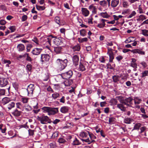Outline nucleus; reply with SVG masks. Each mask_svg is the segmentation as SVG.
<instances>
[{"label": "nucleus", "instance_id": "f257e3e1", "mask_svg": "<svg viewBox=\"0 0 148 148\" xmlns=\"http://www.w3.org/2000/svg\"><path fill=\"white\" fill-rule=\"evenodd\" d=\"M53 38H54L53 40V42L55 45L58 46L62 43L61 38H57L52 35H49L47 38H46L45 40L46 41V42H48L50 45H51V41Z\"/></svg>", "mask_w": 148, "mask_h": 148}, {"label": "nucleus", "instance_id": "f03ea898", "mask_svg": "<svg viewBox=\"0 0 148 148\" xmlns=\"http://www.w3.org/2000/svg\"><path fill=\"white\" fill-rule=\"evenodd\" d=\"M68 60L65 59L62 60L60 59H58L56 61V64L58 71H61L64 69L67 66Z\"/></svg>", "mask_w": 148, "mask_h": 148}, {"label": "nucleus", "instance_id": "7ed1b4c3", "mask_svg": "<svg viewBox=\"0 0 148 148\" xmlns=\"http://www.w3.org/2000/svg\"><path fill=\"white\" fill-rule=\"evenodd\" d=\"M38 119L42 124H46V123H50V119L47 116L43 115L41 116H38Z\"/></svg>", "mask_w": 148, "mask_h": 148}, {"label": "nucleus", "instance_id": "20e7f679", "mask_svg": "<svg viewBox=\"0 0 148 148\" xmlns=\"http://www.w3.org/2000/svg\"><path fill=\"white\" fill-rule=\"evenodd\" d=\"M73 75V71L70 70L64 73H62L60 76L62 78L65 79H69Z\"/></svg>", "mask_w": 148, "mask_h": 148}, {"label": "nucleus", "instance_id": "39448f33", "mask_svg": "<svg viewBox=\"0 0 148 148\" xmlns=\"http://www.w3.org/2000/svg\"><path fill=\"white\" fill-rule=\"evenodd\" d=\"M132 100L133 99L130 97L126 98L124 99L121 100L120 102L121 103H122L128 106H130L132 104Z\"/></svg>", "mask_w": 148, "mask_h": 148}, {"label": "nucleus", "instance_id": "423d86ee", "mask_svg": "<svg viewBox=\"0 0 148 148\" xmlns=\"http://www.w3.org/2000/svg\"><path fill=\"white\" fill-rule=\"evenodd\" d=\"M50 58L49 55L47 54H42L41 55L40 61L42 64L48 61Z\"/></svg>", "mask_w": 148, "mask_h": 148}, {"label": "nucleus", "instance_id": "0eeeda50", "mask_svg": "<svg viewBox=\"0 0 148 148\" xmlns=\"http://www.w3.org/2000/svg\"><path fill=\"white\" fill-rule=\"evenodd\" d=\"M108 52L107 54L109 55V61L112 62H113V60L114 58V53L113 52V50L109 47L107 48Z\"/></svg>", "mask_w": 148, "mask_h": 148}, {"label": "nucleus", "instance_id": "6e6552de", "mask_svg": "<svg viewBox=\"0 0 148 148\" xmlns=\"http://www.w3.org/2000/svg\"><path fill=\"white\" fill-rule=\"evenodd\" d=\"M32 104L34 109L33 112L35 114H37L40 111V109H38V103L37 101H34L32 103Z\"/></svg>", "mask_w": 148, "mask_h": 148}, {"label": "nucleus", "instance_id": "1a4fd4ad", "mask_svg": "<svg viewBox=\"0 0 148 148\" xmlns=\"http://www.w3.org/2000/svg\"><path fill=\"white\" fill-rule=\"evenodd\" d=\"M58 108L50 107V112L48 114L49 115H54L58 113Z\"/></svg>", "mask_w": 148, "mask_h": 148}, {"label": "nucleus", "instance_id": "9d476101", "mask_svg": "<svg viewBox=\"0 0 148 148\" xmlns=\"http://www.w3.org/2000/svg\"><path fill=\"white\" fill-rule=\"evenodd\" d=\"M8 83L7 79L5 78H0V86L4 87L6 86Z\"/></svg>", "mask_w": 148, "mask_h": 148}, {"label": "nucleus", "instance_id": "9b49d317", "mask_svg": "<svg viewBox=\"0 0 148 148\" xmlns=\"http://www.w3.org/2000/svg\"><path fill=\"white\" fill-rule=\"evenodd\" d=\"M34 85L32 84H30L28 86L27 90L28 95H32L33 90L34 89Z\"/></svg>", "mask_w": 148, "mask_h": 148}, {"label": "nucleus", "instance_id": "f8f14e48", "mask_svg": "<svg viewBox=\"0 0 148 148\" xmlns=\"http://www.w3.org/2000/svg\"><path fill=\"white\" fill-rule=\"evenodd\" d=\"M132 53H138L142 55H144L145 54V51H143L142 49H136L133 50V51H132Z\"/></svg>", "mask_w": 148, "mask_h": 148}, {"label": "nucleus", "instance_id": "ddd939ff", "mask_svg": "<svg viewBox=\"0 0 148 148\" xmlns=\"http://www.w3.org/2000/svg\"><path fill=\"white\" fill-rule=\"evenodd\" d=\"M79 57L78 56L76 55L74 56L72 58L73 64L75 66L78 65L79 64Z\"/></svg>", "mask_w": 148, "mask_h": 148}, {"label": "nucleus", "instance_id": "4468645a", "mask_svg": "<svg viewBox=\"0 0 148 148\" xmlns=\"http://www.w3.org/2000/svg\"><path fill=\"white\" fill-rule=\"evenodd\" d=\"M42 49L41 48H35L32 51V53L34 55H38L40 54Z\"/></svg>", "mask_w": 148, "mask_h": 148}, {"label": "nucleus", "instance_id": "2eb2a0df", "mask_svg": "<svg viewBox=\"0 0 148 148\" xmlns=\"http://www.w3.org/2000/svg\"><path fill=\"white\" fill-rule=\"evenodd\" d=\"M22 113V112L18 111L16 109L12 112V114L14 116L18 117L21 115Z\"/></svg>", "mask_w": 148, "mask_h": 148}, {"label": "nucleus", "instance_id": "dca6fc26", "mask_svg": "<svg viewBox=\"0 0 148 148\" xmlns=\"http://www.w3.org/2000/svg\"><path fill=\"white\" fill-rule=\"evenodd\" d=\"M88 131H87L86 132H82L80 133L79 136L80 137L83 138V139H86L88 138Z\"/></svg>", "mask_w": 148, "mask_h": 148}, {"label": "nucleus", "instance_id": "f3484780", "mask_svg": "<svg viewBox=\"0 0 148 148\" xmlns=\"http://www.w3.org/2000/svg\"><path fill=\"white\" fill-rule=\"evenodd\" d=\"M70 108L67 106H63L60 109V111L63 114H65L68 112Z\"/></svg>", "mask_w": 148, "mask_h": 148}, {"label": "nucleus", "instance_id": "a211bd4d", "mask_svg": "<svg viewBox=\"0 0 148 148\" xmlns=\"http://www.w3.org/2000/svg\"><path fill=\"white\" fill-rule=\"evenodd\" d=\"M73 83V81L72 79H67L65 81L64 83L65 86H69L71 85Z\"/></svg>", "mask_w": 148, "mask_h": 148}, {"label": "nucleus", "instance_id": "6ab92c4d", "mask_svg": "<svg viewBox=\"0 0 148 148\" xmlns=\"http://www.w3.org/2000/svg\"><path fill=\"white\" fill-rule=\"evenodd\" d=\"M17 48L18 51L21 52L25 49V47L22 44H20L18 45Z\"/></svg>", "mask_w": 148, "mask_h": 148}, {"label": "nucleus", "instance_id": "aec40b11", "mask_svg": "<svg viewBox=\"0 0 148 148\" xmlns=\"http://www.w3.org/2000/svg\"><path fill=\"white\" fill-rule=\"evenodd\" d=\"M82 11L83 14L85 16H87L89 14V11L86 8H82Z\"/></svg>", "mask_w": 148, "mask_h": 148}, {"label": "nucleus", "instance_id": "412c9836", "mask_svg": "<svg viewBox=\"0 0 148 148\" xmlns=\"http://www.w3.org/2000/svg\"><path fill=\"white\" fill-rule=\"evenodd\" d=\"M81 140L83 142H86V143H88V144H90L91 143L95 142V141L94 139L90 140L89 138H88L86 139H83L82 138H81Z\"/></svg>", "mask_w": 148, "mask_h": 148}, {"label": "nucleus", "instance_id": "4be33fe9", "mask_svg": "<svg viewBox=\"0 0 148 148\" xmlns=\"http://www.w3.org/2000/svg\"><path fill=\"white\" fill-rule=\"evenodd\" d=\"M119 3V0H112L111 1V6L113 8H115L117 5Z\"/></svg>", "mask_w": 148, "mask_h": 148}, {"label": "nucleus", "instance_id": "5701e85b", "mask_svg": "<svg viewBox=\"0 0 148 148\" xmlns=\"http://www.w3.org/2000/svg\"><path fill=\"white\" fill-rule=\"evenodd\" d=\"M54 51L57 54H58L60 53L62 48L60 46H57L54 48Z\"/></svg>", "mask_w": 148, "mask_h": 148}, {"label": "nucleus", "instance_id": "b1692460", "mask_svg": "<svg viewBox=\"0 0 148 148\" xmlns=\"http://www.w3.org/2000/svg\"><path fill=\"white\" fill-rule=\"evenodd\" d=\"M50 107H43L41 108L43 112L48 113L49 114L50 112Z\"/></svg>", "mask_w": 148, "mask_h": 148}, {"label": "nucleus", "instance_id": "393cba45", "mask_svg": "<svg viewBox=\"0 0 148 148\" xmlns=\"http://www.w3.org/2000/svg\"><path fill=\"white\" fill-rule=\"evenodd\" d=\"M2 101L3 104L4 105L10 101V98L5 97L2 99Z\"/></svg>", "mask_w": 148, "mask_h": 148}, {"label": "nucleus", "instance_id": "a878e982", "mask_svg": "<svg viewBox=\"0 0 148 148\" xmlns=\"http://www.w3.org/2000/svg\"><path fill=\"white\" fill-rule=\"evenodd\" d=\"M119 77L117 75H114L112 77L113 81L115 83L117 82L119 80Z\"/></svg>", "mask_w": 148, "mask_h": 148}, {"label": "nucleus", "instance_id": "bb28decb", "mask_svg": "<svg viewBox=\"0 0 148 148\" xmlns=\"http://www.w3.org/2000/svg\"><path fill=\"white\" fill-rule=\"evenodd\" d=\"M81 47L80 45H77L73 47H72V49L73 51H79Z\"/></svg>", "mask_w": 148, "mask_h": 148}, {"label": "nucleus", "instance_id": "cd10ccee", "mask_svg": "<svg viewBox=\"0 0 148 148\" xmlns=\"http://www.w3.org/2000/svg\"><path fill=\"white\" fill-rule=\"evenodd\" d=\"M32 68V66L30 63H28L26 66L27 71L31 72Z\"/></svg>", "mask_w": 148, "mask_h": 148}, {"label": "nucleus", "instance_id": "c85d7f7f", "mask_svg": "<svg viewBox=\"0 0 148 148\" xmlns=\"http://www.w3.org/2000/svg\"><path fill=\"white\" fill-rule=\"evenodd\" d=\"M80 35L83 36H84L86 35V32L85 29H82L79 31Z\"/></svg>", "mask_w": 148, "mask_h": 148}, {"label": "nucleus", "instance_id": "c756f323", "mask_svg": "<svg viewBox=\"0 0 148 148\" xmlns=\"http://www.w3.org/2000/svg\"><path fill=\"white\" fill-rule=\"evenodd\" d=\"M141 125L139 123H137L134 126V127L132 130L133 131L134 130H138L139 129L140 127L141 126Z\"/></svg>", "mask_w": 148, "mask_h": 148}, {"label": "nucleus", "instance_id": "7c9ffc66", "mask_svg": "<svg viewBox=\"0 0 148 148\" xmlns=\"http://www.w3.org/2000/svg\"><path fill=\"white\" fill-rule=\"evenodd\" d=\"M80 144V143L79 142V140L76 138H75V140H74L72 143V144L73 145H78Z\"/></svg>", "mask_w": 148, "mask_h": 148}, {"label": "nucleus", "instance_id": "2f4dec72", "mask_svg": "<svg viewBox=\"0 0 148 148\" xmlns=\"http://www.w3.org/2000/svg\"><path fill=\"white\" fill-rule=\"evenodd\" d=\"M88 135L90 137V140L95 139L96 138V137L91 132H88Z\"/></svg>", "mask_w": 148, "mask_h": 148}, {"label": "nucleus", "instance_id": "473e14b6", "mask_svg": "<svg viewBox=\"0 0 148 148\" xmlns=\"http://www.w3.org/2000/svg\"><path fill=\"white\" fill-rule=\"evenodd\" d=\"M125 105L122 103L118 104L117 105V107L120 109L121 111H124V107L123 106Z\"/></svg>", "mask_w": 148, "mask_h": 148}, {"label": "nucleus", "instance_id": "72a5a7b5", "mask_svg": "<svg viewBox=\"0 0 148 148\" xmlns=\"http://www.w3.org/2000/svg\"><path fill=\"white\" fill-rule=\"evenodd\" d=\"M79 69L80 71H85L86 70V69L83 64L81 62H80L79 63Z\"/></svg>", "mask_w": 148, "mask_h": 148}, {"label": "nucleus", "instance_id": "f704fd0d", "mask_svg": "<svg viewBox=\"0 0 148 148\" xmlns=\"http://www.w3.org/2000/svg\"><path fill=\"white\" fill-rule=\"evenodd\" d=\"M132 121V119L130 118H126L124 119V123L127 124H130L131 121Z\"/></svg>", "mask_w": 148, "mask_h": 148}, {"label": "nucleus", "instance_id": "c9c22d12", "mask_svg": "<svg viewBox=\"0 0 148 148\" xmlns=\"http://www.w3.org/2000/svg\"><path fill=\"white\" fill-rule=\"evenodd\" d=\"M99 4L101 6L104 7L105 6H106L107 2V1L104 0L100 1Z\"/></svg>", "mask_w": 148, "mask_h": 148}, {"label": "nucleus", "instance_id": "e433bc0d", "mask_svg": "<svg viewBox=\"0 0 148 148\" xmlns=\"http://www.w3.org/2000/svg\"><path fill=\"white\" fill-rule=\"evenodd\" d=\"M49 78V76L48 73H47L42 77V80L44 81H47Z\"/></svg>", "mask_w": 148, "mask_h": 148}, {"label": "nucleus", "instance_id": "4c0bfd02", "mask_svg": "<svg viewBox=\"0 0 148 148\" xmlns=\"http://www.w3.org/2000/svg\"><path fill=\"white\" fill-rule=\"evenodd\" d=\"M15 106V103L14 102H12L9 104L8 105V108L9 110H11L12 108L14 107Z\"/></svg>", "mask_w": 148, "mask_h": 148}, {"label": "nucleus", "instance_id": "58836bf2", "mask_svg": "<svg viewBox=\"0 0 148 148\" xmlns=\"http://www.w3.org/2000/svg\"><path fill=\"white\" fill-rule=\"evenodd\" d=\"M142 75L141 77L143 78L145 77L148 76V70H145L143 71L141 73Z\"/></svg>", "mask_w": 148, "mask_h": 148}, {"label": "nucleus", "instance_id": "ea45409f", "mask_svg": "<svg viewBox=\"0 0 148 148\" xmlns=\"http://www.w3.org/2000/svg\"><path fill=\"white\" fill-rule=\"evenodd\" d=\"M142 34L144 36H148V30L145 29H142Z\"/></svg>", "mask_w": 148, "mask_h": 148}, {"label": "nucleus", "instance_id": "a19ab883", "mask_svg": "<svg viewBox=\"0 0 148 148\" xmlns=\"http://www.w3.org/2000/svg\"><path fill=\"white\" fill-rule=\"evenodd\" d=\"M60 94L57 92H55L52 95V97L55 99L59 97Z\"/></svg>", "mask_w": 148, "mask_h": 148}, {"label": "nucleus", "instance_id": "79ce46f5", "mask_svg": "<svg viewBox=\"0 0 148 148\" xmlns=\"http://www.w3.org/2000/svg\"><path fill=\"white\" fill-rule=\"evenodd\" d=\"M36 7L37 10L40 11L44 10L45 8V6H38L37 5H36Z\"/></svg>", "mask_w": 148, "mask_h": 148}, {"label": "nucleus", "instance_id": "37998d69", "mask_svg": "<svg viewBox=\"0 0 148 148\" xmlns=\"http://www.w3.org/2000/svg\"><path fill=\"white\" fill-rule=\"evenodd\" d=\"M12 84L13 87L14 88L15 90H17L19 87V85L18 84L15 82L12 83Z\"/></svg>", "mask_w": 148, "mask_h": 148}, {"label": "nucleus", "instance_id": "c03bdc74", "mask_svg": "<svg viewBox=\"0 0 148 148\" xmlns=\"http://www.w3.org/2000/svg\"><path fill=\"white\" fill-rule=\"evenodd\" d=\"M78 40L79 41L80 43H82L84 42H87L88 40V38H84L81 39L79 38Z\"/></svg>", "mask_w": 148, "mask_h": 148}, {"label": "nucleus", "instance_id": "a18cd8bd", "mask_svg": "<svg viewBox=\"0 0 148 148\" xmlns=\"http://www.w3.org/2000/svg\"><path fill=\"white\" fill-rule=\"evenodd\" d=\"M60 18L58 16H56L55 18V22L58 24L60 25Z\"/></svg>", "mask_w": 148, "mask_h": 148}, {"label": "nucleus", "instance_id": "49530a36", "mask_svg": "<svg viewBox=\"0 0 148 148\" xmlns=\"http://www.w3.org/2000/svg\"><path fill=\"white\" fill-rule=\"evenodd\" d=\"M142 100L140 99H139L138 98L136 97L134 99V103L135 104H139L141 101Z\"/></svg>", "mask_w": 148, "mask_h": 148}, {"label": "nucleus", "instance_id": "de8ad7c7", "mask_svg": "<svg viewBox=\"0 0 148 148\" xmlns=\"http://www.w3.org/2000/svg\"><path fill=\"white\" fill-rule=\"evenodd\" d=\"M100 14L101 16L104 18H108V15L106 12L104 13L101 12Z\"/></svg>", "mask_w": 148, "mask_h": 148}, {"label": "nucleus", "instance_id": "09e8293b", "mask_svg": "<svg viewBox=\"0 0 148 148\" xmlns=\"http://www.w3.org/2000/svg\"><path fill=\"white\" fill-rule=\"evenodd\" d=\"M58 141L60 143H64L66 142V140L62 138H60L58 139Z\"/></svg>", "mask_w": 148, "mask_h": 148}, {"label": "nucleus", "instance_id": "8fccbe9b", "mask_svg": "<svg viewBox=\"0 0 148 148\" xmlns=\"http://www.w3.org/2000/svg\"><path fill=\"white\" fill-rule=\"evenodd\" d=\"M146 19L145 16L143 14L140 15L139 16V18L138 19V20H142L143 21L144 20Z\"/></svg>", "mask_w": 148, "mask_h": 148}, {"label": "nucleus", "instance_id": "3c124183", "mask_svg": "<svg viewBox=\"0 0 148 148\" xmlns=\"http://www.w3.org/2000/svg\"><path fill=\"white\" fill-rule=\"evenodd\" d=\"M9 29L11 30V32H13L15 31L16 29L15 27L14 26H12L10 27Z\"/></svg>", "mask_w": 148, "mask_h": 148}, {"label": "nucleus", "instance_id": "603ef678", "mask_svg": "<svg viewBox=\"0 0 148 148\" xmlns=\"http://www.w3.org/2000/svg\"><path fill=\"white\" fill-rule=\"evenodd\" d=\"M136 14V12L135 11H133L132 13L127 17L128 18H131L135 16Z\"/></svg>", "mask_w": 148, "mask_h": 148}, {"label": "nucleus", "instance_id": "864d4df0", "mask_svg": "<svg viewBox=\"0 0 148 148\" xmlns=\"http://www.w3.org/2000/svg\"><path fill=\"white\" fill-rule=\"evenodd\" d=\"M32 45L31 44H28L27 46V52H29L30 51V48L32 47Z\"/></svg>", "mask_w": 148, "mask_h": 148}, {"label": "nucleus", "instance_id": "5fc2aeb1", "mask_svg": "<svg viewBox=\"0 0 148 148\" xmlns=\"http://www.w3.org/2000/svg\"><path fill=\"white\" fill-rule=\"evenodd\" d=\"M59 100L60 103H65V97L64 96H62Z\"/></svg>", "mask_w": 148, "mask_h": 148}, {"label": "nucleus", "instance_id": "6e6d98bb", "mask_svg": "<svg viewBox=\"0 0 148 148\" xmlns=\"http://www.w3.org/2000/svg\"><path fill=\"white\" fill-rule=\"evenodd\" d=\"M25 109L27 111H30L32 110V108L31 106L29 105H27L25 107Z\"/></svg>", "mask_w": 148, "mask_h": 148}, {"label": "nucleus", "instance_id": "4d7b16f0", "mask_svg": "<svg viewBox=\"0 0 148 148\" xmlns=\"http://www.w3.org/2000/svg\"><path fill=\"white\" fill-rule=\"evenodd\" d=\"M123 57L119 55L115 58L118 61H120L123 59Z\"/></svg>", "mask_w": 148, "mask_h": 148}, {"label": "nucleus", "instance_id": "13d9d810", "mask_svg": "<svg viewBox=\"0 0 148 148\" xmlns=\"http://www.w3.org/2000/svg\"><path fill=\"white\" fill-rule=\"evenodd\" d=\"M34 131L33 130L29 129L28 130L29 134L30 136H33L34 134Z\"/></svg>", "mask_w": 148, "mask_h": 148}, {"label": "nucleus", "instance_id": "bf43d9fd", "mask_svg": "<svg viewBox=\"0 0 148 148\" xmlns=\"http://www.w3.org/2000/svg\"><path fill=\"white\" fill-rule=\"evenodd\" d=\"M130 66L134 68H137V64L136 63H131Z\"/></svg>", "mask_w": 148, "mask_h": 148}, {"label": "nucleus", "instance_id": "052dcab7", "mask_svg": "<svg viewBox=\"0 0 148 148\" xmlns=\"http://www.w3.org/2000/svg\"><path fill=\"white\" fill-rule=\"evenodd\" d=\"M27 18V16L26 15H23L22 17V21H25Z\"/></svg>", "mask_w": 148, "mask_h": 148}, {"label": "nucleus", "instance_id": "680f3d73", "mask_svg": "<svg viewBox=\"0 0 148 148\" xmlns=\"http://www.w3.org/2000/svg\"><path fill=\"white\" fill-rule=\"evenodd\" d=\"M28 98H23L22 99V100L23 102L24 103H26L28 102Z\"/></svg>", "mask_w": 148, "mask_h": 148}, {"label": "nucleus", "instance_id": "e2e57ef3", "mask_svg": "<svg viewBox=\"0 0 148 148\" xmlns=\"http://www.w3.org/2000/svg\"><path fill=\"white\" fill-rule=\"evenodd\" d=\"M5 90L4 89H0V95H3L5 94Z\"/></svg>", "mask_w": 148, "mask_h": 148}, {"label": "nucleus", "instance_id": "0e129e2a", "mask_svg": "<svg viewBox=\"0 0 148 148\" xmlns=\"http://www.w3.org/2000/svg\"><path fill=\"white\" fill-rule=\"evenodd\" d=\"M32 40L37 44H38V40L36 37H34Z\"/></svg>", "mask_w": 148, "mask_h": 148}, {"label": "nucleus", "instance_id": "69168bd1", "mask_svg": "<svg viewBox=\"0 0 148 148\" xmlns=\"http://www.w3.org/2000/svg\"><path fill=\"white\" fill-rule=\"evenodd\" d=\"M130 10L129 9L125 10L123 11L122 14H126L128 13V12H130Z\"/></svg>", "mask_w": 148, "mask_h": 148}, {"label": "nucleus", "instance_id": "338daca9", "mask_svg": "<svg viewBox=\"0 0 148 148\" xmlns=\"http://www.w3.org/2000/svg\"><path fill=\"white\" fill-rule=\"evenodd\" d=\"M89 9L90 10H95L96 8L95 6H93V4H92L89 6Z\"/></svg>", "mask_w": 148, "mask_h": 148}, {"label": "nucleus", "instance_id": "774afa93", "mask_svg": "<svg viewBox=\"0 0 148 148\" xmlns=\"http://www.w3.org/2000/svg\"><path fill=\"white\" fill-rule=\"evenodd\" d=\"M107 104L106 101L101 102L100 103V105L101 107H103L105 106Z\"/></svg>", "mask_w": 148, "mask_h": 148}]
</instances>
